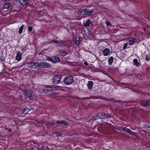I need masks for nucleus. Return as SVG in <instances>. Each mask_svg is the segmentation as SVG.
Segmentation results:
<instances>
[{
	"label": "nucleus",
	"mask_w": 150,
	"mask_h": 150,
	"mask_svg": "<svg viewBox=\"0 0 150 150\" xmlns=\"http://www.w3.org/2000/svg\"><path fill=\"white\" fill-rule=\"evenodd\" d=\"M28 67L34 69H42L41 62H30L27 63Z\"/></svg>",
	"instance_id": "f257e3e1"
},
{
	"label": "nucleus",
	"mask_w": 150,
	"mask_h": 150,
	"mask_svg": "<svg viewBox=\"0 0 150 150\" xmlns=\"http://www.w3.org/2000/svg\"><path fill=\"white\" fill-rule=\"evenodd\" d=\"M93 10L88 8L81 9L78 12V14L81 15H90L93 12Z\"/></svg>",
	"instance_id": "f03ea898"
},
{
	"label": "nucleus",
	"mask_w": 150,
	"mask_h": 150,
	"mask_svg": "<svg viewBox=\"0 0 150 150\" xmlns=\"http://www.w3.org/2000/svg\"><path fill=\"white\" fill-rule=\"evenodd\" d=\"M24 95L28 97L31 100H34L35 99V97L33 94L32 90L30 89L25 90Z\"/></svg>",
	"instance_id": "7ed1b4c3"
},
{
	"label": "nucleus",
	"mask_w": 150,
	"mask_h": 150,
	"mask_svg": "<svg viewBox=\"0 0 150 150\" xmlns=\"http://www.w3.org/2000/svg\"><path fill=\"white\" fill-rule=\"evenodd\" d=\"M74 81L73 77L71 76H69L65 77L64 81V83L68 85L71 84Z\"/></svg>",
	"instance_id": "20e7f679"
},
{
	"label": "nucleus",
	"mask_w": 150,
	"mask_h": 150,
	"mask_svg": "<svg viewBox=\"0 0 150 150\" xmlns=\"http://www.w3.org/2000/svg\"><path fill=\"white\" fill-rule=\"evenodd\" d=\"M58 88L57 87L48 86L45 87L42 90L44 93H47L48 92L57 91L58 90Z\"/></svg>",
	"instance_id": "39448f33"
},
{
	"label": "nucleus",
	"mask_w": 150,
	"mask_h": 150,
	"mask_svg": "<svg viewBox=\"0 0 150 150\" xmlns=\"http://www.w3.org/2000/svg\"><path fill=\"white\" fill-rule=\"evenodd\" d=\"M61 77L58 75L55 76L52 79L53 83L55 84H57L60 83Z\"/></svg>",
	"instance_id": "423d86ee"
},
{
	"label": "nucleus",
	"mask_w": 150,
	"mask_h": 150,
	"mask_svg": "<svg viewBox=\"0 0 150 150\" xmlns=\"http://www.w3.org/2000/svg\"><path fill=\"white\" fill-rule=\"evenodd\" d=\"M122 130L128 133L130 135L133 136H137V133L132 131L129 128L124 127L123 128Z\"/></svg>",
	"instance_id": "0eeeda50"
},
{
	"label": "nucleus",
	"mask_w": 150,
	"mask_h": 150,
	"mask_svg": "<svg viewBox=\"0 0 150 150\" xmlns=\"http://www.w3.org/2000/svg\"><path fill=\"white\" fill-rule=\"evenodd\" d=\"M141 103L143 106L145 107L149 106L150 105V100H142L141 101Z\"/></svg>",
	"instance_id": "6e6552de"
},
{
	"label": "nucleus",
	"mask_w": 150,
	"mask_h": 150,
	"mask_svg": "<svg viewBox=\"0 0 150 150\" xmlns=\"http://www.w3.org/2000/svg\"><path fill=\"white\" fill-rule=\"evenodd\" d=\"M42 69L50 68L51 67V65L46 62H41Z\"/></svg>",
	"instance_id": "1a4fd4ad"
},
{
	"label": "nucleus",
	"mask_w": 150,
	"mask_h": 150,
	"mask_svg": "<svg viewBox=\"0 0 150 150\" xmlns=\"http://www.w3.org/2000/svg\"><path fill=\"white\" fill-rule=\"evenodd\" d=\"M110 50L108 48H106L103 51V55L104 56H107L110 54Z\"/></svg>",
	"instance_id": "9d476101"
},
{
	"label": "nucleus",
	"mask_w": 150,
	"mask_h": 150,
	"mask_svg": "<svg viewBox=\"0 0 150 150\" xmlns=\"http://www.w3.org/2000/svg\"><path fill=\"white\" fill-rule=\"evenodd\" d=\"M93 119L94 120H96L99 119H103L102 113H98L97 115L93 117Z\"/></svg>",
	"instance_id": "9b49d317"
},
{
	"label": "nucleus",
	"mask_w": 150,
	"mask_h": 150,
	"mask_svg": "<svg viewBox=\"0 0 150 150\" xmlns=\"http://www.w3.org/2000/svg\"><path fill=\"white\" fill-rule=\"evenodd\" d=\"M56 123L59 125H68V122L65 120L57 121Z\"/></svg>",
	"instance_id": "f8f14e48"
},
{
	"label": "nucleus",
	"mask_w": 150,
	"mask_h": 150,
	"mask_svg": "<svg viewBox=\"0 0 150 150\" xmlns=\"http://www.w3.org/2000/svg\"><path fill=\"white\" fill-rule=\"evenodd\" d=\"M82 38V37L79 36L76 38V44L77 45H79L81 42Z\"/></svg>",
	"instance_id": "ddd939ff"
},
{
	"label": "nucleus",
	"mask_w": 150,
	"mask_h": 150,
	"mask_svg": "<svg viewBox=\"0 0 150 150\" xmlns=\"http://www.w3.org/2000/svg\"><path fill=\"white\" fill-rule=\"evenodd\" d=\"M102 115L103 119H106L112 117L111 115L108 113H102Z\"/></svg>",
	"instance_id": "4468645a"
},
{
	"label": "nucleus",
	"mask_w": 150,
	"mask_h": 150,
	"mask_svg": "<svg viewBox=\"0 0 150 150\" xmlns=\"http://www.w3.org/2000/svg\"><path fill=\"white\" fill-rule=\"evenodd\" d=\"M11 4L10 2H7L3 6V8L7 9L9 8V7L11 6Z\"/></svg>",
	"instance_id": "2eb2a0df"
},
{
	"label": "nucleus",
	"mask_w": 150,
	"mask_h": 150,
	"mask_svg": "<svg viewBox=\"0 0 150 150\" xmlns=\"http://www.w3.org/2000/svg\"><path fill=\"white\" fill-rule=\"evenodd\" d=\"M93 84V82L92 81H88L87 86H88V88L90 90L91 89L92 86Z\"/></svg>",
	"instance_id": "dca6fc26"
},
{
	"label": "nucleus",
	"mask_w": 150,
	"mask_h": 150,
	"mask_svg": "<svg viewBox=\"0 0 150 150\" xmlns=\"http://www.w3.org/2000/svg\"><path fill=\"white\" fill-rule=\"evenodd\" d=\"M16 59L18 61H20L21 60V54L19 51L17 53Z\"/></svg>",
	"instance_id": "f3484780"
},
{
	"label": "nucleus",
	"mask_w": 150,
	"mask_h": 150,
	"mask_svg": "<svg viewBox=\"0 0 150 150\" xmlns=\"http://www.w3.org/2000/svg\"><path fill=\"white\" fill-rule=\"evenodd\" d=\"M136 39L135 38H132L129 40V42L130 45H131L134 44L136 41Z\"/></svg>",
	"instance_id": "a211bd4d"
},
{
	"label": "nucleus",
	"mask_w": 150,
	"mask_h": 150,
	"mask_svg": "<svg viewBox=\"0 0 150 150\" xmlns=\"http://www.w3.org/2000/svg\"><path fill=\"white\" fill-rule=\"evenodd\" d=\"M113 61V58L112 57H110L108 59V63L109 65L111 64Z\"/></svg>",
	"instance_id": "6ab92c4d"
},
{
	"label": "nucleus",
	"mask_w": 150,
	"mask_h": 150,
	"mask_svg": "<svg viewBox=\"0 0 150 150\" xmlns=\"http://www.w3.org/2000/svg\"><path fill=\"white\" fill-rule=\"evenodd\" d=\"M91 24V21L89 19H88L86 21L85 23L84 24V26L85 27L88 26L90 25Z\"/></svg>",
	"instance_id": "aec40b11"
},
{
	"label": "nucleus",
	"mask_w": 150,
	"mask_h": 150,
	"mask_svg": "<svg viewBox=\"0 0 150 150\" xmlns=\"http://www.w3.org/2000/svg\"><path fill=\"white\" fill-rule=\"evenodd\" d=\"M145 59L146 61H149L150 60V54L149 53L145 55Z\"/></svg>",
	"instance_id": "412c9836"
},
{
	"label": "nucleus",
	"mask_w": 150,
	"mask_h": 150,
	"mask_svg": "<svg viewBox=\"0 0 150 150\" xmlns=\"http://www.w3.org/2000/svg\"><path fill=\"white\" fill-rule=\"evenodd\" d=\"M133 63L137 67H138L139 66V63L137 61V59H134L133 60Z\"/></svg>",
	"instance_id": "4be33fe9"
},
{
	"label": "nucleus",
	"mask_w": 150,
	"mask_h": 150,
	"mask_svg": "<svg viewBox=\"0 0 150 150\" xmlns=\"http://www.w3.org/2000/svg\"><path fill=\"white\" fill-rule=\"evenodd\" d=\"M47 58L49 60L53 63H55L57 62V61L54 60L51 57H48Z\"/></svg>",
	"instance_id": "5701e85b"
},
{
	"label": "nucleus",
	"mask_w": 150,
	"mask_h": 150,
	"mask_svg": "<svg viewBox=\"0 0 150 150\" xmlns=\"http://www.w3.org/2000/svg\"><path fill=\"white\" fill-rule=\"evenodd\" d=\"M47 148L45 146H42L40 149L35 148V149L38 150H47Z\"/></svg>",
	"instance_id": "b1692460"
},
{
	"label": "nucleus",
	"mask_w": 150,
	"mask_h": 150,
	"mask_svg": "<svg viewBox=\"0 0 150 150\" xmlns=\"http://www.w3.org/2000/svg\"><path fill=\"white\" fill-rule=\"evenodd\" d=\"M23 27H24V25H22L21 26L19 30V34H21L22 33V30L23 28Z\"/></svg>",
	"instance_id": "393cba45"
},
{
	"label": "nucleus",
	"mask_w": 150,
	"mask_h": 150,
	"mask_svg": "<svg viewBox=\"0 0 150 150\" xmlns=\"http://www.w3.org/2000/svg\"><path fill=\"white\" fill-rule=\"evenodd\" d=\"M5 59V56L2 55L0 57V59L2 62H4Z\"/></svg>",
	"instance_id": "a878e982"
},
{
	"label": "nucleus",
	"mask_w": 150,
	"mask_h": 150,
	"mask_svg": "<svg viewBox=\"0 0 150 150\" xmlns=\"http://www.w3.org/2000/svg\"><path fill=\"white\" fill-rule=\"evenodd\" d=\"M38 124L39 125H41V126L42 125L43 123V121H37Z\"/></svg>",
	"instance_id": "bb28decb"
},
{
	"label": "nucleus",
	"mask_w": 150,
	"mask_h": 150,
	"mask_svg": "<svg viewBox=\"0 0 150 150\" xmlns=\"http://www.w3.org/2000/svg\"><path fill=\"white\" fill-rule=\"evenodd\" d=\"M128 45V43H127L125 44H124V46L123 47V49L124 50L126 48H127V47Z\"/></svg>",
	"instance_id": "cd10ccee"
},
{
	"label": "nucleus",
	"mask_w": 150,
	"mask_h": 150,
	"mask_svg": "<svg viewBox=\"0 0 150 150\" xmlns=\"http://www.w3.org/2000/svg\"><path fill=\"white\" fill-rule=\"evenodd\" d=\"M57 43V40H51V42H50L49 43Z\"/></svg>",
	"instance_id": "c85d7f7f"
},
{
	"label": "nucleus",
	"mask_w": 150,
	"mask_h": 150,
	"mask_svg": "<svg viewBox=\"0 0 150 150\" xmlns=\"http://www.w3.org/2000/svg\"><path fill=\"white\" fill-rule=\"evenodd\" d=\"M56 134L57 135V136H60L62 135V133L61 132H56Z\"/></svg>",
	"instance_id": "c756f323"
},
{
	"label": "nucleus",
	"mask_w": 150,
	"mask_h": 150,
	"mask_svg": "<svg viewBox=\"0 0 150 150\" xmlns=\"http://www.w3.org/2000/svg\"><path fill=\"white\" fill-rule=\"evenodd\" d=\"M105 23L107 26H110V25H112L109 21H106L105 22Z\"/></svg>",
	"instance_id": "7c9ffc66"
},
{
	"label": "nucleus",
	"mask_w": 150,
	"mask_h": 150,
	"mask_svg": "<svg viewBox=\"0 0 150 150\" xmlns=\"http://www.w3.org/2000/svg\"><path fill=\"white\" fill-rule=\"evenodd\" d=\"M54 59L57 61H59V57L57 56H55L54 57Z\"/></svg>",
	"instance_id": "2f4dec72"
},
{
	"label": "nucleus",
	"mask_w": 150,
	"mask_h": 150,
	"mask_svg": "<svg viewBox=\"0 0 150 150\" xmlns=\"http://www.w3.org/2000/svg\"><path fill=\"white\" fill-rule=\"evenodd\" d=\"M33 29L32 27V26H30L28 28V31L30 32Z\"/></svg>",
	"instance_id": "473e14b6"
},
{
	"label": "nucleus",
	"mask_w": 150,
	"mask_h": 150,
	"mask_svg": "<svg viewBox=\"0 0 150 150\" xmlns=\"http://www.w3.org/2000/svg\"><path fill=\"white\" fill-rule=\"evenodd\" d=\"M91 33L90 31H88V33L86 34V36L88 37H89Z\"/></svg>",
	"instance_id": "72a5a7b5"
},
{
	"label": "nucleus",
	"mask_w": 150,
	"mask_h": 150,
	"mask_svg": "<svg viewBox=\"0 0 150 150\" xmlns=\"http://www.w3.org/2000/svg\"><path fill=\"white\" fill-rule=\"evenodd\" d=\"M28 109L30 111V110H33L34 109V108H31V107H29L28 108Z\"/></svg>",
	"instance_id": "f704fd0d"
},
{
	"label": "nucleus",
	"mask_w": 150,
	"mask_h": 150,
	"mask_svg": "<svg viewBox=\"0 0 150 150\" xmlns=\"http://www.w3.org/2000/svg\"><path fill=\"white\" fill-rule=\"evenodd\" d=\"M66 52V51H65L64 50H61L60 51V52H61L62 53H63V54L65 53Z\"/></svg>",
	"instance_id": "c9c22d12"
},
{
	"label": "nucleus",
	"mask_w": 150,
	"mask_h": 150,
	"mask_svg": "<svg viewBox=\"0 0 150 150\" xmlns=\"http://www.w3.org/2000/svg\"><path fill=\"white\" fill-rule=\"evenodd\" d=\"M146 128L148 127L149 128V130H150V126L148 125H146V126L145 127Z\"/></svg>",
	"instance_id": "e433bc0d"
},
{
	"label": "nucleus",
	"mask_w": 150,
	"mask_h": 150,
	"mask_svg": "<svg viewBox=\"0 0 150 150\" xmlns=\"http://www.w3.org/2000/svg\"><path fill=\"white\" fill-rule=\"evenodd\" d=\"M54 122H53L52 123H47V125H54Z\"/></svg>",
	"instance_id": "4c0bfd02"
},
{
	"label": "nucleus",
	"mask_w": 150,
	"mask_h": 150,
	"mask_svg": "<svg viewBox=\"0 0 150 150\" xmlns=\"http://www.w3.org/2000/svg\"><path fill=\"white\" fill-rule=\"evenodd\" d=\"M35 126H40V127H41V125H39L38 124H35Z\"/></svg>",
	"instance_id": "58836bf2"
},
{
	"label": "nucleus",
	"mask_w": 150,
	"mask_h": 150,
	"mask_svg": "<svg viewBox=\"0 0 150 150\" xmlns=\"http://www.w3.org/2000/svg\"><path fill=\"white\" fill-rule=\"evenodd\" d=\"M84 64L86 65V66H88V63H87V62H85L84 63Z\"/></svg>",
	"instance_id": "ea45409f"
},
{
	"label": "nucleus",
	"mask_w": 150,
	"mask_h": 150,
	"mask_svg": "<svg viewBox=\"0 0 150 150\" xmlns=\"http://www.w3.org/2000/svg\"><path fill=\"white\" fill-rule=\"evenodd\" d=\"M144 30H145V28H144Z\"/></svg>",
	"instance_id": "a19ab883"
}]
</instances>
